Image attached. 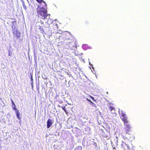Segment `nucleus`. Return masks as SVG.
<instances>
[{
    "mask_svg": "<svg viewBox=\"0 0 150 150\" xmlns=\"http://www.w3.org/2000/svg\"><path fill=\"white\" fill-rule=\"evenodd\" d=\"M37 12L38 17L41 19H45L47 17V10L43 7L40 8L38 6L37 9Z\"/></svg>",
    "mask_w": 150,
    "mask_h": 150,
    "instance_id": "obj_1",
    "label": "nucleus"
},
{
    "mask_svg": "<svg viewBox=\"0 0 150 150\" xmlns=\"http://www.w3.org/2000/svg\"><path fill=\"white\" fill-rule=\"evenodd\" d=\"M131 132H122V136L124 139H127L128 140L132 141L134 139V137L133 134L129 133Z\"/></svg>",
    "mask_w": 150,
    "mask_h": 150,
    "instance_id": "obj_2",
    "label": "nucleus"
},
{
    "mask_svg": "<svg viewBox=\"0 0 150 150\" xmlns=\"http://www.w3.org/2000/svg\"><path fill=\"white\" fill-rule=\"evenodd\" d=\"M123 122L124 124L125 132H131L132 127L129 121L128 120H125Z\"/></svg>",
    "mask_w": 150,
    "mask_h": 150,
    "instance_id": "obj_3",
    "label": "nucleus"
},
{
    "mask_svg": "<svg viewBox=\"0 0 150 150\" xmlns=\"http://www.w3.org/2000/svg\"><path fill=\"white\" fill-rule=\"evenodd\" d=\"M108 131L105 128L100 129L99 131V134L100 135L104 137H108L107 134Z\"/></svg>",
    "mask_w": 150,
    "mask_h": 150,
    "instance_id": "obj_4",
    "label": "nucleus"
},
{
    "mask_svg": "<svg viewBox=\"0 0 150 150\" xmlns=\"http://www.w3.org/2000/svg\"><path fill=\"white\" fill-rule=\"evenodd\" d=\"M13 34L14 37L16 38V39H18L20 37L21 33L18 29H13Z\"/></svg>",
    "mask_w": 150,
    "mask_h": 150,
    "instance_id": "obj_5",
    "label": "nucleus"
},
{
    "mask_svg": "<svg viewBox=\"0 0 150 150\" xmlns=\"http://www.w3.org/2000/svg\"><path fill=\"white\" fill-rule=\"evenodd\" d=\"M121 119L122 121H124L125 120H128V118L126 114L122 110L121 111Z\"/></svg>",
    "mask_w": 150,
    "mask_h": 150,
    "instance_id": "obj_6",
    "label": "nucleus"
},
{
    "mask_svg": "<svg viewBox=\"0 0 150 150\" xmlns=\"http://www.w3.org/2000/svg\"><path fill=\"white\" fill-rule=\"evenodd\" d=\"M68 35L69 36H70V37L69 38H66V39L68 40V41H67V43H74V38L72 37V36L71 35H70L69 34H68Z\"/></svg>",
    "mask_w": 150,
    "mask_h": 150,
    "instance_id": "obj_7",
    "label": "nucleus"
},
{
    "mask_svg": "<svg viewBox=\"0 0 150 150\" xmlns=\"http://www.w3.org/2000/svg\"><path fill=\"white\" fill-rule=\"evenodd\" d=\"M37 25L39 27V28H42L45 27L44 23L41 21L38 22L37 23Z\"/></svg>",
    "mask_w": 150,
    "mask_h": 150,
    "instance_id": "obj_8",
    "label": "nucleus"
},
{
    "mask_svg": "<svg viewBox=\"0 0 150 150\" xmlns=\"http://www.w3.org/2000/svg\"><path fill=\"white\" fill-rule=\"evenodd\" d=\"M52 123L50 119H48L47 122V128H50L52 125Z\"/></svg>",
    "mask_w": 150,
    "mask_h": 150,
    "instance_id": "obj_9",
    "label": "nucleus"
},
{
    "mask_svg": "<svg viewBox=\"0 0 150 150\" xmlns=\"http://www.w3.org/2000/svg\"><path fill=\"white\" fill-rule=\"evenodd\" d=\"M53 27L54 28H58V25L57 24V22L56 21H53L52 23Z\"/></svg>",
    "mask_w": 150,
    "mask_h": 150,
    "instance_id": "obj_10",
    "label": "nucleus"
},
{
    "mask_svg": "<svg viewBox=\"0 0 150 150\" xmlns=\"http://www.w3.org/2000/svg\"><path fill=\"white\" fill-rule=\"evenodd\" d=\"M11 104H12V107L13 109V110H16L17 108H16V105L14 103L12 99L11 100Z\"/></svg>",
    "mask_w": 150,
    "mask_h": 150,
    "instance_id": "obj_11",
    "label": "nucleus"
},
{
    "mask_svg": "<svg viewBox=\"0 0 150 150\" xmlns=\"http://www.w3.org/2000/svg\"><path fill=\"white\" fill-rule=\"evenodd\" d=\"M16 111V116L17 117V118L18 119H20V117H19V115L20 113L19 112L18 110L16 109V110H15Z\"/></svg>",
    "mask_w": 150,
    "mask_h": 150,
    "instance_id": "obj_12",
    "label": "nucleus"
},
{
    "mask_svg": "<svg viewBox=\"0 0 150 150\" xmlns=\"http://www.w3.org/2000/svg\"><path fill=\"white\" fill-rule=\"evenodd\" d=\"M38 3H41V2L43 3L44 4V6H47V4L45 3V2L43 1L42 0H36Z\"/></svg>",
    "mask_w": 150,
    "mask_h": 150,
    "instance_id": "obj_13",
    "label": "nucleus"
},
{
    "mask_svg": "<svg viewBox=\"0 0 150 150\" xmlns=\"http://www.w3.org/2000/svg\"><path fill=\"white\" fill-rule=\"evenodd\" d=\"M125 145H126L128 148H129V146H128V145L127 144H126L125 143V142L122 141V146H124H124Z\"/></svg>",
    "mask_w": 150,
    "mask_h": 150,
    "instance_id": "obj_14",
    "label": "nucleus"
},
{
    "mask_svg": "<svg viewBox=\"0 0 150 150\" xmlns=\"http://www.w3.org/2000/svg\"><path fill=\"white\" fill-rule=\"evenodd\" d=\"M61 108H62V109L64 111L66 114H68V112L67 110L65 109V106L61 107Z\"/></svg>",
    "mask_w": 150,
    "mask_h": 150,
    "instance_id": "obj_15",
    "label": "nucleus"
},
{
    "mask_svg": "<svg viewBox=\"0 0 150 150\" xmlns=\"http://www.w3.org/2000/svg\"><path fill=\"white\" fill-rule=\"evenodd\" d=\"M109 110L111 111H112L113 110H115V108L113 107H112V106H110L109 107Z\"/></svg>",
    "mask_w": 150,
    "mask_h": 150,
    "instance_id": "obj_16",
    "label": "nucleus"
},
{
    "mask_svg": "<svg viewBox=\"0 0 150 150\" xmlns=\"http://www.w3.org/2000/svg\"><path fill=\"white\" fill-rule=\"evenodd\" d=\"M91 104L92 105V106L93 107H96V105L93 103L92 102H91Z\"/></svg>",
    "mask_w": 150,
    "mask_h": 150,
    "instance_id": "obj_17",
    "label": "nucleus"
},
{
    "mask_svg": "<svg viewBox=\"0 0 150 150\" xmlns=\"http://www.w3.org/2000/svg\"><path fill=\"white\" fill-rule=\"evenodd\" d=\"M91 98L92 99V100L93 101H95V102H96V100H95L94 99V98L93 97H92V96H91Z\"/></svg>",
    "mask_w": 150,
    "mask_h": 150,
    "instance_id": "obj_18",
    "label": "nucleus"
},
{
    "mask_svg": "<svg viewBox=\"0 0 150 150\" xmlns=\"http://www.w3.org/2000/svg\"><path fill=\"white\" fill-rule=\"evenodd\" d=\"M12 52H10V51H9V52H8V56H10L12 54Z\"/></svg>",
    "mask_w": 150,
    "mask_h": 150,
    "instance_id": "obj_19",
    "label": "nucleus"
},
{
    "mask_svg": "<svg viewBox=\"0 0 150 150\" xmlns=\"http://www.w3.org/2000/svg\"><path fill=\"white\" fill-rule=\"evenodd\" d=\"M87 100L90 103H91V102H92V101H91V100L88 99H87Z\"/></svg>",
    "mask_w": 150,
    "mask_h": 150,
    "instance_id": "obj_20",
    "label": "nucleus"
},
{
    "mask_svg": "<svg viewBox=\"0 0 150 150\" xmlns=\"http://www.w3.org/2000/svg\"><path fill=\"white\" fill-rule=\"evenodd\" d=\"M58 33H60V34H61V33H62V31H61V32H60V31H59V32H58Z\"/></svg>",
    "mask_w": 150,
    "mask_h": 150,
    "instance_id": "obj_21",
    "label": "nucleus"
}]
</instances>
